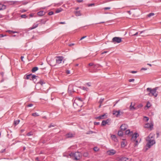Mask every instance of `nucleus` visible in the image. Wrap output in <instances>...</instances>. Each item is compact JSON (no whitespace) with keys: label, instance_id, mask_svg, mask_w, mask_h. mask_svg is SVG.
Instances as JSON below:
<instances>
[{"label":"nucleus","instance_id":"nucleus-53","mask_svg":"<svg viewBox=\"0 0 161 161\" xmlns=\"http://www.w3.org/2000/svg\"><path fill=\"white\" fill-rule=\"evenodd\" d=\"M5 149H2L1 150V153H4L5 151Z\"/></svg>","mask_w":161,"mask_h":161},{"label":"nucleus","instance_id":"nucleus-14","mask_svg":"<svg viewBox=\"0 0 161 161\" xmlns=\"http://www.w3.org/2000/svg\"><path fill=\"white\" fill-rule=\"evenodd\" d=\"M109 119H108L106 120H103L101 123V125L102 126H105L107 124H108L109 122Z\"/></svg>","mask_w":161,"mask_h":161},{"label":"nucleus","instance_id":"nucleus-6","mask_svg":"<svg viewBox=\"0 0 161 161\" xmlns=\"http://www.w3.org/2000/svg\"><path fill=\"white\" fill-rule=\"evenodd\" d=\"M121 41V38L119 37H114L112 40V42L114 43H119Z\"/></svg>","mask_w":161,"mask_h":161},{"label":"nucleus","instance_id":"nucleus-45","mask_svg":"<svg viewBox=\"0 0 161 161\" xmlns=\"http://www.w3.org/2000/svg\"><path fill=\"white\" fill-rule=\"evenodd\" d=\"M100 124L99 122H95L94 123V124L96 125H99Z\"/></svg>","mask_w":161,"mask_h":161},{"label":"nucleus","instance_id":"nucleus-59","mask_svg":"<svg viewBox=\"0 0 161 161\" xmlns=\"http://www.w3.org/2000/svg\"><path fill=\"white\" fill-rule=\"evenodd\" d=\"M54 126L52 125V124H51L49 126V128H50L51 127H54Z\"/></svg>","mask_w":161,"mask_h":161},{"label":"nucleus","instance_id":"nucleus-2","mask_svg":"<svg viewBox=\"0 0 161 161\" xmlns=\"http://www.w3.org/2000/svg\"><path fill=\"white\" fill-rule=\"evenodd\" d=\"M157 89V87L153 89H152L151 88H147V92H149L148 95L150 96H153L155 97H156L158 95L157 93H156Z\"/></svg>","mask_w":161,"mask_h":161},{"label":"nucleus","instance_id":"nucleus-51","mask_svg":"<svg viewBox=\"0 0 161 161\" xmlns=\"http://www.w3.org/2000/svg\"><path fill=\"white\" fill-rule=\"evenodd\" d=\"M94 3H92V4H89L88 6L89 7H90V6H94Z\"/></svg>","mask_w":161,"mask_h":161},{"label":"nucleus","instance_id":"nucleus-36","mask_svg":"<svg viewBox=\"0 0 161 161\" xmlns=\"http://www.w3.org/2000/svg\"><path fill=\"white\" fill-rule=\"evenodd\" d=\"M104 100L103 98H101L99 102V103H100V104H102V103L103 102Z\"/></svg>","mask_w":161,"mask_h":161},{"label":"nucleus","instance_id":"nucleus-21","mask_svg":"<svg viewBox=\"0 0 161 161\" xmlns=\"http://www.w3.org/2000/svg\"><path fill=\"white\" fill-rule=\"evenodd\" d=\"M132 131H130L129 129L127 130L125 132V134L127 135L130 134L131 135L132 134Z\"/></svg>","mask_w":161,"mask_h":161},{"label":"nucleus","instance_id":"nucleus-39","mask_svg":"<svg viewBox=\"0 0 161 161\" xmlns=\"http://www.w3.org/2000/svg\"><path fill=\"white\" fill-rule=\"evenodd\" d=\"M37 83H39L40 84H41L42 85L45 83L43 82V81L42 80H40L39 82H38Z\"/></svg>","mask_w":161,"mask_h":161},{"label":"nucleus","instance_id":"nucleus-19","mask_svg":"<svg viewBox=\"0 0 161 161\" xmlns=\"http://www.w3.org/2000/svg\"><path fill=\"white\" fill-rule=\"evenodd\" d=\"M120 160L121 161H130L131 159L125 157H123L120 158Z\"/></svg>","mask_w":161,"mask_h":161},{"label":"nucleus","instance_id":"nucleus-17","mask_svg":"<svg viewBox=\"0 0 161 161\" xmlns=\"http://www.w3.org/2000/svg\"><path fill=\"white\" fill-rule=\"evenodd\" d=\"M105 114H104L101 115H100L99 116L95 118V119H104L105 116H106Z\"/></svg>","mask_w":161,"mask_h":161},{"label":"nucleus","instance_id":"nucleus-7","mask_svg":"<svg viewBox=\"0 0 161 161\" xmlns=\"http://www.w3.org/2000/svg\"><path fill=\"white\" fill-rule=\"evenodd\" d=\"M132 136L131 137V141L132 142H135L136 140V138L137 137L139 136V134L135 133L133 134H132Z\"/></svg>","mask_w":161,"mask_h":161},{"label":"nucleus","instance_id":"nucleus-42","mask_svg":"<svg viewBox=\"0 0 161 161\" xmlns=\"http://www.w3.org/2000/svg\"><path fill=\"white\" fill-rule=\"evenodd\" d=\"M53 14V11H51L48 13V14L49 15H51Z\"/></svg>","mask_w":161,"mask_h":161},{"label":"nucleus","instance_id":"nucleus-49","mask_svg":"<svg viewBox=\"0 0 161 161\" xmlns=\"http://www.w3.org/2000/svg\"><path fill=\"white\" fill-rule=\"evenodd\" d=\"M33 105V104H29L27 106L28 107H31Z\"/></svg>","mask_w":161,"mask_h":161},{"label":"nucleus","instance_id":"nucleus-32","mask_svg":"<svg viewBox=\"0 0 161 161\" xmlns=\"http://www.w3.org/2000/svg\"><path fill=\"white\" fill-rule=\"evenodd\" d=\"M134 142V146H136L138 144V141L137 140H136L135 142Z\"/></svg>","mask_w":161,"mask_h":161},{"label":"nucleus","instance_id":"nucleus-10","mask_svg":"<svg viewBox=\"0 0 161 161\" xmlns=\"http://www.w3.org/2000/svg\"><path fill=\"white\" fill-rule=\"evenodd\" d=\"M153 125L152 123H147L145 124L144 127L145 128H149L151 130L153 128Z\"/></svg>","mask_w":161,"mask_h":161},{"label":"nucleus","instance_id":"nucleus-29","mask_svg":"<svg viewBox=\"0 0 161 161\" xmlns=\"http://www.w3.org/2000/svg\"><path fill=\"white\" fill-rule=\"evenodd\" d=\"M83 156L87 157L88 156V153L87 152H85L83 154Z\"/></svg>","mask_w":161,"mask_h":161},{"label":"nucleus","instance_id":"nucleus-64","mask_svg":"<svg viewBox=\"0 0 161 161\" xmlns=\"http://www.w3.org/2000/svg\"><path fill=\"white\" fill-rule=\"evenodd\" d=\"M107 51H104V52H102V53H101V54H104V53H107Z\"/></svg>","mask_w":161,"mask_h":161},{"label":"nucleus","instance_id":"nucleus-28","mask_svg":"<svg viewBox=\"0 0 161 161\" xmlns=\"http://www.w3.org/2000/svg\"><path fill=\"white\" fill-rule=\"evenodd\" d=\"M32 115L34 117H37L39 115L36 112L32 113Z\"/></svg>","mask_w":161,"mask_h":161},{"label":"nucleus","instance_id":"nucleus-5","mask_svg":"<svg viewBox=\"0 0 161 161\" xmlns=\"http://www.w3.org/2000/svg\"><path fill=\"white\" fill-rule=\"evenodd\" d=\"M82 100L81 98L76 97L74 100L73 105L74 106L75 105H76L79 107H81V106L79 104V103H82Z\"/></svg>","mask_w":161,"mask_h":161},{"label":"nucleus","instance_id":"nucleus-3","mask_svg":"<svg viewBox=\"0 0 161 161\" xmlns=\"http://www.w3.org/2000/svg\"><path fill=\"white\" fill-rule=\"evenodd\" d=\"M69 155L71 157H74V159L76 160H80L82 157L81 153L79 152H76L75 153H71Z\"/></svg>","mask_w":161,"mask_h":161},{"label":"nucleus","instance_id":"nucleus-40","mask_svg":"<svg viewBox=\"0 0 161 161\" xmlns=\"http://www.w3.org/2000/svg\"><path fill=\"white\" fill-rule=\"evenodd\" d=\"M41 24H45L46 23V21L43 20L42 19H41L40 20Z\"/></svg>","mask_w":161,"mask_h":161},{"label":"nucleus","instance_id":"nucleus-9","mask_svg":"<svg viewBox=\"0 0 161 161\" xmlns=\"http://www.w3.org/2000/svg\"><path fill=\"white\" fill-rule=\"evenodd\" d=\"M73 86L72 84L69 85L68 88V92L70 94H71L74 92L73 89Z\"/></svg>","mask_w":161,"mask_h":161},{"label":"nucleus","instance_id":"nucleus-13","mask_svg":"<svg viewBox=\"0 0 161 161\" xmlns=\"http://www.w3.org/2000/svg\"><path fill=\"white\" fill-rule=\"evenodd\" d=\"M120 111L114 110L113 111V114L115 115L116 117H118L120 115Z\"/></svg>","mask_w":161,"mask_h":161},{"label":"nucleus","instance_id":"nucleus-24","mask_svg":"<svg viewBox=\"0 0 161 161\" xmlns=\"http://www.w3.org/2000/svg\"><path fill=\"white\" fill-rule=\"evenodd\" d=\"M38 69V68L37 67H33L31 70V71L32 72H34L37 70Z\"/></svg>","mask_w":161,"mask_h":161},{"label":"nucleus","instance_id":"nucleus-52","mask_svg":"<svg viewBox=\"0 0 161 161\" xmlns=\"http://www.w3.org/2000/svg\"><path fill=\"white\" fill-rule=\"evenodd\" d=\"M110 9V7H105L104 8V9L105 10H107V9Z\"/></svg>","mask_w":161,"mask_h":161},{"label":"nucleus","instance_id":"nucleus-1","mask_svg":"<svg viewBox=\"0 0 161 161\" xmlns=\"http://www.w3.org/2000/svg\"><path fill=\"white\" fill-rule=\"evenodd\" d=\"M146 140L147 142L146 146L148 147V148H146L145 151L147 150L148 148H150L152 146L155 144L154 135L152 134H150L147 137Z\"/></svg>","mask_w":161,"mask_h":161},{"label":"nucleus","instance_id":"nucleus-18","mask_svg":"<svg viewBox=\"0 0 161 161\" xmlns=\"http://www.w3.org/2000/svg\"><path fill=\"white\" fill-rule=\"evenodd\" d=\"M74 134H73L71 133H69L66 135V137L67 138H71L74 136Z\"/></svg>","mask_w":161,"mask_h":161},{"label":"nucleus","instance_id":"nucleus-30","mask_svg":"<svg viewBox=\"0 0 161 161\" xmlns=\"http://www.w3.org/2000/svg\"><path fill=\"white\" fill-rule=\"evenodd\" d=\"M62 9L61 8H58L56 10L55 12L56 13H59L61 12L62 11Z\"/></svg>","mask_w":161,"mask_h":161},{"label":"nucleus","instance_id":"nucleus-41","mask_svg":"<svg viewBox=\"0 0 161 161\" xmlns=\"http://www.w3.org/2000/svg\"><path fill=\"white\" fill-rule=\"evenodd\" d=\"M94 150L95 151H98L99 149L97 147H95L93 148Z\"/></svg>","mask_w":161,"mask_h":161},{"label":"nucleus","instance_id":"nucleus-37","mask_svg":"<svg viewBox=\"0 0 161 161\" xmlns=\"http://www.w3.org/2000/svg\"><path fill=\"white\" fill-rule=\"evenodd\" d=\"M21 17L22 18H25L27 17V16H26V14H24L21 15Z\"/></svg>","mask_w":161,"mask_h":161},{"label":"nucleus","instance_id":"nucleus-27","mask_svg":"<svg viewBox=\"0 0 161 161\" xmlns=\"http://www.w3.org/2000/svg\"><path fill=\"white\" fill-rule=\"evenodd\" d=\"M75 14L76 16H80L81 15L80 12L79 11L75 12Z\"/></svg>","mask_w":161,"mask_h":161},{"label":"nucleus","instance_id":"nucleus-63","mask_svg":"<svg viewBox=\"0 0 161 161\" xmlns=\"http://www.w3.org/2000/svg\"><path fill=\"white\" fill-rule=\"evenodd\" d=\"M4 36V35L3 34L0 35V38L3 37Z\"/></svg>","mask_w":161,"mask_h":161},{"label":"nucleus","instance_id":"nucleus-34","mask_svg":"<svg viewBox=\"0 0 161 161\" xmlns=\"http://www.w3.org/2000/svg\"><path fill=\"white\" fill-rule=\"evenodd\" d=\"M80 88H81L83 90L86 91H87V88L85 87L84 86H81L80 87Z\"/></svg>","mask_w":161,"mask_h":161},{"label":"nucleus","instance_id":"nucleus-56","mask_svg":"<svg viewBox=\"0 0 161 161\" xmlns=\"http://www.w3.org/2000/svg\"><path fill=\"white\" fill-rule=\"evenodd\" d=\"M59 24H65V22H61L59 23Z\"/></svg>","mask_w":161,"mask_h":161},{"label":"nucleus","instance_id":"nucleus-16","mask_svg":"<svg viewBox=\"0 0 161 161\" xmlns=\"http://www.w3.org/2000/svg\"><path fill=\"white\" fill-rule=\"evenodd\" d=\"M111 138L115 142L118 141V139L115 135H111Z\"/></svg>","mask_w":161,"mask_h":161},{"label":"nucleus","instance_id":"nucleus-62","mask_svg":"<svg viewBox=\"0 0 161 161\" xmlns=\"http://www.w3.org/2000/svg\"><path fill=\"white\" fill-rule=\"evenodd\" d=\"M138 34V32H136L135 34H134L133 35V36H137Z\"/></svg>","mask_w":161,"mask_h":161},{"label":"nucleus","instance_id":"nucleus-57","mask_svg":"<svg viewBox=\"0 0 161 161\" xmlns=\"http://www.w3.org/2000/svg\"><path fill=\"white\" fill-rule=\"evenodd\" d=\"M75 45V44L74 43H71V44H70L69 45V46L70 47H71V46H72L74 45Z\"/></svg>","mask_w":161,"mask_h":161},{"label":"nucleus","instance_id":"nucleus-25","mask_svg":"<svg viewBox=\"0 0 161 161\" xmlns=\"http://www.w3.org/2000/svg\"><path fill=\"white\" fill-rule=\"evenodd\" d=\"M130 110H133L136 109L137 108H136L134 107V105H130Z\"/></svg>","mask_w":161,"mask_h":161},{"label":"nucleus","instance_id":"nucleus-11","mask_svg":"<svg viewBox=\"0 0 161 161\" xmlns=\"http://www.w3.org/2000/svg\"><path fill=\"white\" fill-rule=\"evenodd\" d=\"M116 153L115 150L113 149L109 150L107 152V154L110 155H113Z\"/></svg>","mask_w":161,"mask_h":161},{"label":"nucleus","instance_id":"nucleus-23","mask_svg":"<svg viewBox=\"0 0 161 161\" xmlns=\"http://www.w3.org/2000/svg\"><path fill=\"white\" fill-rule=\"evenodd\" d=\"M118 134L120 136H122L123 134V130H121L119 131L118 132Z\"/></svg>","mask_w":161,"mask_h":161},{"label":"nucleus","instance_id":"nucleus-12","mask_svg":"<svg viewBox=\"0 0 161 161\" xmlns=\"http://www.w3.org/2000/svg\"><path fill=\"white\" fill-rule=\"evenodd\" d=\"M127 126L125 124L122 125L120 127V130L124 131L127 128Z\"/></svg>","mask_w":161,"mask_h":161},{"label":"nucleus","instance_id":"nucleus-61","mask_svg":"<svg viewBox=\"0 0 161 161\" xmlns=\"http://www.w3.org/2000/svg\"><path fill=\"white\" fill-rule=\"evenodd\" d=\"M119 100L117 101L116 102V103H115L114 105V106H115V105H116V104L119 101Z\"/></svg>","mask_w":161,"mask_h":161},{"label":"nucleus","instance_id":"nucleus-55","mask_svg":"<svg viewBox=\"0 0 161 161\" xmlns=\"http://www.w3.org/2000/svg\"><path fill=\"white\" fill-rule=\"evenodd\" d=\"M86 36H83L80 39V40H82L84 39V38H86Z\"/></svg>","mask_w":161,"mask_h":161},{"label":"nucleus","instance_id":"nucleus-47","mask_svg":"<svg viewBox=\"0 0 161 161\" xmlns=\"http://www.w3.org/2000/svg\"><path fill=\"white\" fill-rule=\"evenodd\" d=\"M66 73L67 74H70V71L69 70H67L66 71Z\"/></svg>","mask_w":161,"mask_h":161},{"label":"nucleus","instance_id":"nucleus-8","mask_svg":"<svg viewBox=\"0 0 161 161\" xmlns=\"http://www.w3.org/2000/svg\"><path fill=\"white\" fill-rule=\"evenodd\" d=\"M56 62L57 64H60L62 62L63 60V57L62 56H57L56 57Z\"/></svg>","mask_w":161,"mask_h":161},{"label":"nucleus","instance_id":"nucleus-60","mask_svg":"<svg viewBox=\"0 0 161 161\" xmlns=\"http://www.w3.org/2000/svg\"><path fill=\"white\" fill-rule=\"evenodd\" d=\"M26 11V10H25V9H23V10H22L21 11V12L22 13H23V12H25Z\"/></svg>","mask_w":161,"mask_h":161},{"label":"nucleus","instance_id":"nucleus-44","mask_svg":"<svg viewBox=\"0 0 161 161\" xmlns=\"http://www.w3.org/2000/svg\"><path fill=\"white\" fill-rule=\"evenodd\" d=\"M134 81V79H129V82H132V81Z\"/></svg>","mask_w":161,"mask_h":161},{"label":"nucleus","instance_id":"nucleus-35","mask_svg":"<svg viewBox=\"0 0 161 161\" xmlns=\"http://www.w3.org/2000/svg\"><path fill=\"white\" fill-rule=\"evenodd\" d=\"M151 106V104L149 102H148L146 106L148 108H149Z\"/></svg>","mask_w":161,"mask_h":161},{"label":"nucleus","instance_id":"nucleus-31","mask_svg":"<svg viewBox=\"0 0 161 161\" xmlns=\"http://www.w3.org/2000/svg\"><path fill=\"white\" fill-rule=\"evenodd\" d=\"M144 120L147 122L149 120V118L147 116H144Z\"/></svg>","mask_w":161,"mask_h":161},{"label":"nucleus","instance_id":"nucleus-38","mask_svg":"<svg viewBox=\"0 0 161 161\" xmlns=\"http://www.w3.org/2000/svg\"><path fill=\"white\" fill-rule=\"evenodd\" d=\"M32 135H33V134L32 132H30L28 133L27 134V135L28 136Z\"/></svg>","mask_w":161,"mask_h":161},{"label":"nucleus","instance_id":"nucleus-48","mask_svg":"<svg viewBox=\"0 0 161 161\" xmlns=\"http://www.w3.org/2000/svg\"><path fill=\"white\" fill-rule=\"evenodd\" d=\"M137 72V71H132L130 72V73H133V74L136 73Z\"/></svg>","mask_w":161,"mask_h":161},{"label":"nucleus","instance_id":"nucleus-20","mask_svg":"<svg viewBox=\"0 0 161 161\" xmlns=\"http://www.w3.org/2000/svg\"><path fill=\"white\" fill-rule=\"evenodd\" d=\"M45 14V13L43 12V11H41L37 13V14L39 16H42L44 15Z\"/></svg>","mask_w":161,"mask_h":161},{"label":"nucleus","instance_id":"nucleus-33","mask_svg":"<svg viewBox=\"0 0 161 161\" xmlns=\"http://www.w3.org/2000/svg\"><path fill=\"white\" fill-rule=\"evenodd\" d=\"M154 13H150L148 15H147V16L148 17H150L152 16H153V15H154Z\"/></svg>","mask_w":161,"mask_h":161},{"label":"nucleus","instance_id":"nucleus-43","mask_svg":"<svg viewBox=\"0 0 161 161\" xmlns=\"http://www.w3.org/2000/svg\"><path fill=\"white\" fill-rule=\"evenodd\" d=\"M93 132L92 131H89L87 133H86V134H91L93 133Z\"/></svg>","mask_w":161,"mask_h":161},{"label":"nucleus","instance_id":"nucleus-26","mask_svg":"<svg viewBox=\"0 0 161 161\" xmlns=\"http://www.w3.org/2000/svg\"><path fill=\"white\" fill-rule=\"evenodd\" d=\"M20 122L19 120H17L14 121V124L15 125L18 124Z\"/></svg>","mask_w":161,"mask_h":161},{"label":"nucleus","instance_id":"nucleus-58","mask_svg":"<svg viewBox=\"0 0 161 161\" xmlns=\"http://www.w3.org/2000/svg\"><path fill=\"white\" fill-rule=\"evenodd\" d=\"M141 70H147V69L146 68H142L141 69Z\"/></svg>","mask_w":161,"mask_h":161},{"label":"nucleus","instance_id":"nucleus-46","mask_svg":"<svg viewBox=\"0 0 161 161\" xmlns=\"http://www.w3.org/2000/svg\"><path fill=\"white\" fill-rule=\"evenodd\" d=\"M88 65L89 66H92L94 65V64L93 63H90L89 64H88Z\"/></svg>","mask_w":161,"mask_h":161},{"label":"nucleus","instance_id":"nucleus-54","mask_svg":"<svg viewBox=\"0 0 161 161\" xmlns=\"http://www.w3.org/2000/svg\"><path fill=\"white\" fill-rule=\"evenodd\" d=\"M83 1V0H77V2L78 3L82 2Z\"/></svg>","mask_w":161,"mask_h":161},{"label":"nucleus","instance_id":"nucleus-22","mask_svg":"<svg viewBox=\"0 0 161 161\" xmlns=\"http://www.w3.org/2000/svg\"><path fill=\"white\" fill-rule=\"evenodd\" d=\"M38 24H34L30 28L31 30L35 28H36L38 26Z\"/></svg>","mask_w":161,"mask_h":161},{"label":"nucleus","instance_id":"nucleus-4","mask_svg":"<svg viewBox=\"0 0 161 161\" xmlns=\"http://www.w3.org/2000/svg\"><path fill=\"white\" fill-rule=\"evenodd\" d=\"M38 76H36L34 75H32V74H30L29 75H27L26 76V79H30V80H33L34 81V82L36 83V80H36L37 78H38Z\"/></svg>","mask_w":161,"mask_h":161},{"label":"nucleus","instance_id":"nucleus-50","mask_svg":"<svg viewBox=\"0 0 161 161\" xmlns=\"http://www.w3.org/2000/svg\"><path fill=\"white\" fill-rule=\"evenodd\" d=\"M7 32H8L10 34H11L13 33V31H10V30H8L7 31Z\"/></svg>","mask_w":161,"mask_h":161},{"label":"nucleus","instance_id":"nucleus-15","mask_svg":"<svg viewBox=\"0 0 161 161\" xmlns=\"http://www.w3.org/2000/svg\"><path fill=\"white\" fill-rule=\"evenodd\" d=\"M6 8V6L5 5L0 3V10L5 9Z\"/></svg>","mask_w":161,"mask_h":161}]
</instances>
